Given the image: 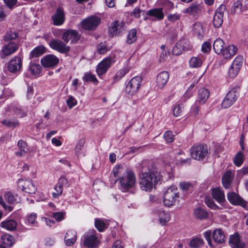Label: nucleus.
<instances>
[{"label": "nucleus", "instance_id": "f3484780", "mask_svg": "<svg viewBox=\"0 0 248 248\" xmlns=\"http://www.w3.org/2000/svg\"><path fill=\"white\" fill-rule=\"evenodd\" d=\"M53 24L55 26H61L65 21V15L63 9L61 8H58L51 16Z\"/></svg>", "mask_w": 248, "mask_h": 248}, {"label": "nucleus", "instance_id": "b1692460", "mask_svg": "<svg viewBox=\"0 0 248 248\" xmlns=\"http://www.w3.org/2000/svg\"><path fill=\"white\" fill-rule=\"evenodd\" d=\"M212 238L217 244H221L225 240V235L221 229H216L212 232Z\"/></svg>", "mask_w": 248, "mask_h": 248}, {"label": "nucleus", "instance_id": "c9c22d12", "mask_svg": "<svg viewBox=\"0 0 248 248\" xmlns=\"http://www.w3.org/2000/svg\"><path fill=\"white\" fill-rule=\"evenodd\" d=\"M248 8V6H247L245 7H243V1L239 0L234 2L233 6L232 7L231 12L233 14L239 13L244 12Z\"/></svg>", "mask_w": 248, "mask_h": 248}, {"label": "nucleus", "instance_id": "338daca9", "mask_svg": "<svg viewBox=\"0 0 248 248\" xmlns=\"http://www.w3.org/2000/svg\"><path fill=\"white\" fill-rule=\"evenodd\" d=\"M17 146L20 150L28 151L27 144L23 140H19L17 142Z\"/></svg>", "mask_w": 248, "mask_h": 248}, {"label": "nucleus", "instance_id": "13d9d810", "mask_svg": "<svg viewBox=\"0 0 248 248\" xmlns=\"http://www.w3.org/2000/svg\"><path fill=\"white\" fill-rule=\"evenodd\" d=\"M211 234L212 235V232L211 230H208L203 233V237L207 241L208 244L211 247H213V244L211 240Z\"/></svg>", "mask_w": 248, "mask_h": 248}, {"label": "nucleus", "instance_id": "864d4df0", "mask_svg": "<svg viewBox=\"0 0 248 248\" xmlns=\"http://www.w3.org/2000/svg\"><path fill=\"white\" fill-rule=\"evenodd\" d=\"M204 202L206 205L212 209H218V206L215 204L214 202L210 198L206 197L205 198Z\"/></svg>", "mask_w": 248, "mask_h": 248}, {"label": "nucleus", "instance_id": "cd10ccee", "mask_svg": "<svg viewBox=\"0 0 248 248\" xmlns=\"http://www.w3.org/2000/svg\"><path fill=\"white\" fill-rule=\"evenodd\" d=\"M156 6L162 10L167 11L173 9L174 4L170 0H157L156 2Z\"/></svg>", "mask_w": 248, "mask_h": 248}, {"label": "nucleus", "instance_id": "69168bd1", "mask_svg": "<svg viewBox=\"0 0 248 248\" xmlns=\"http://www.w3.org/2000/svg\"><path fill=\"white\" fill-rule=\"evenodd\" d=\"M164 137L167 142H171L173 140V135L171 131H166L164 134Z\"/></svg>", "mask_w": 248, "mask_h": 248}, {"label": "nucleus", "instance_id": "09e8293b", "mask_svg": "<svg viewBox=\"0 0 248 248\" xmlns=\"http://www.w3.org/2000/svg\"><path fill=\"white\" fill-rule=\"evenodd\" d=\"M2 124L9 128H15L19 125L17 120H4L2 121Z\"/></svg>", "mask_w": 248, "mask_h": 248}, {"label": "nucleus", "instance_id": "a211bd4d", "mask_svg": "<svg viewBox=\"0 0 248 248\" xmlns=\"http://www.w3.org/2000/svg\"><path fill=\"white\" fill-rule=\"evenodd\" d=\"M191 46L189 42L186 40L179 41L173 47L172 52L175 55H179L184 51L189 50Z\"/></svg>", "mask_w": 248, "mask_h": 248}, {"label": "nucleus", "instance_id": "0e129e2a", "mask_svg": "<svg viewBox=\"0 0 248 248\" xmlns=\"http://www.w3.org/2000/svg\"><path fill=\"white\" fill-rule=\"evenodd\" d=\"M37 217V214L35 213H31L30 214L27 218V221L29 224L31 225L35 224L36 223V219Z\"/></svg>", "mask_w": 248, "mask_h": 248}, {"label": "nucleus", "instance_id": "a19ab883", "mask_svg": "<svg viewBox=\"0 0 248 248\" xmlns=\"http://www.w3.org/2000/svg\"><path fill=\"white\" fill-rule=\"evenodd\" d=\"M1 240L3 244L9 247H12L15 243L14 238L9 234H3L1 236Z\"/></svg>", "mask_w": 248, "mask_h": 248}, {"label": "nucleus", "instance_id": "37998d69", "mask_svg": "<svg viewBox=\"0 0 248 248\" xmlns=\"http://www.w3.org/2000/svg\"><path fill=\"white\" fill-rule=\"evenodd\" d=\"M137 39V31L135 29L131 30L127 37L126 42L128 44H132Z\"/></svg>", "mask_w": 248, "mask_h": 248}, {"label": "nucleus", "instance_id": "bb28decb", "mask_svg": "<svg viewBox=\"0 0 248 248\" xmlns=\"http://www.w3.org/2000/svg\"><path fill=\"white\" fill-rule=\"evenodd\" d=\"M212 195L213 198L219 203H221L225 201L224 192L219 187L213 188L212 191Z\"/></svg>", "mask_w": 248, "mask_h": 248}, {"label": "nucleus", "instance_id": "9b49d317", "mask_svg": "<svg viewBox=\"0 0 248 248\" xmlns=\"http://www.w3.org/2000/svg\"><path fill=\"white\" fill-rule=\"evenodd\" d=\"M113 62L111 57H107L101 61L98 64L96 72L99 76L104 75L107 72L112 63Z\"/></svg>", "mask_w": 248, "mask_h": 248}, {"label": "nucleus", "instance_id": "9d476101", "mask_svg": "<svg viewBox=\"0 0 248 248\" xmlns=\"http://www.w3.org/2000/svg\"><path fill=\"white\" fill-rule=\"evenodd\" d=\"M238 96V93L235 89L230 91L222 102V107L226 108L231 107L236 101Z\"/></svg>", "mask_w": 248, "mask_h": 248}, {"label": "nucleus", "instance_id": "f8f14e48", "mask_svg": "<svg viewBox=\"0 0 248 248\" xmlns=\"http://www.w3.org/2000/svg\"><path fill=\"white\" fill-rule=\"evenodd\" d=\"M242 57H237L233 61L228 70L230 77L234 78L239 73L243 64Z\"/></svg>", "mask_w": 248, "mask_h": 248}, {"label": "nucleus", "instance_id": "8fccbe9b", "mask_svg": "<svg viewBox=\"0 0 248 248\" xmlns=\"http://www.w3.org/2000/svg\"><path fill=\"white\" fill-rule=\"evenodd\" d=\"M82 79L85 82L91 81L94 83H97L98 82V80L94 75H93L91 73H85L82 78Z\"/></svg>", "mask_w": 248, "mask_h": 248}, {"label": "nucleus", "instance_id": "5fc2aeb1", "mask_svg": "<svg viewBox=\"0 0 248 248\" xmlns=\"http://www.w3.org/2000/svg\"><path fill=\"white\" fill-rule=\"evenodd\" d=\"M95 226L99 232H103L105 228L106 224L103 220L96 219L95 220Z\"/></svg>", "mask_w": 248, "mask_h": 248}, {"label": "nucleus", "instance_id": "f704fd0d", "mask_svg": "<svg viewBox=\"0 0 248 248\" xmlns=\"http://www.w3.org/2000/svg\"><path fill=\"white\" fill-rule=\"evenodd\" d=\"M46 47L42 45L35 47L30 53V58H38L45 52Z\"/></svg>", "mask_w": 248, "mask_h": 248}, {"label": "nucleus", "instance_id": "4d7b16f0", "mask_svg": "<svg viewBox=\"0 0 248 248\" xmlns=\"http://www.w3.org/2000/svg\"><path fill=\"white\" fill-rule=\"evenodd\" d=\"M180 18L181 15L177 13L173 14H169L167 16L168 20L171 23H173L177 20H180Z\"/></svg>", "mask_w": 248, "mask_h": 248}, {"label": "nucleus", "instance_id": "6e6d98bb", "mask_svg": "<svg viewBox=\"0 0 248 248\" xmlns=\"http://www.w3.org/2000/svg\"><path fill=\"white\" fill-rule=\"evenodd\" d=\"M54 189L55 190V192L52 193V196L54 198L56 199L59 198L60 196L62 195L63 192V187L60 186L58 184H56V185L55 186Z\"/></svg>", "mask_w": 248, "mask_h": 248}, {"label": "nucleus", "instance_id": "423d86ee", "mask_svg": "<svg viewBox=\"0 0 248 248\" xmlns=\"http://www.w3.org/2000/svg\"><path fill=\"white\" fill-rule=\"evenodd\" d=\"M142 80V78L140 76H136L131 78L125 87V93L130 96L134 95L139 91Z\"/></svg>", "mask_w": 248, "mask_h": 248}, {"label": "nucleus", "instance_id": "5701e85b", "mask_svg": "<svg viewBox=\"0 0 248 248\" xmlns=\"http://www.w3.org/2000/svg\"><path fill=\"white\" fill-rule=\"evenodd\" d=\"M125 23L123 21H117L112 22L109 28V31L113 35H117L125 29Z\"/></svg>", "mask_w": 248, "mask_h": 248}, {"label": "nucleus", "instance_id": "f257e3e1", "mask_svg": "<svg viewBox=\"0 0 248 248\" xmlns=\"http://www.w3.org/2000/svg\"><path fill=\"white\" fill-rule=\"evenodd\" d=\"M159 179L157 172L150 170L148 171L142 172L139 174L140 188L145 191H150Z\"/></svg>", "mask_w": 248, "mask_h": 248}, {"label": "nucleus", "instance_id": "1a4fd4ad", "mask_svg": "<svg viewBox=\"0 0 248 248\" xmlns=\"http://www.w3.org/2000/svg\"><path fill=\"white\" fill-rule=\"evenodd\" d=\"M49 46L52 49L61 53H66L70 50V47L67 46L62 41L58 39H52L49 43Z\"/></svg>", "mask_w": 248, "mask_h": 248}, {"label": "nucleus", "instance_id": "bf43d9fd", "mask_svg": "<svg viewBox=\"0 0 248 248\" xmlns=\"http://www.w3.org/2000/svg\"><path fill=\"white\" fill-rule=\"evenodd\" d=\"M183 108V105L182 104H178L176 105L173 109V114L175 117L179 116L182 111V108Z\"/></svg>", "mask_w": 248, "mask_h": 248}, {"label": "nucleus", "instance_id": "4468645a", "mask_svg": "<svg viewBox=\"0 0 248 248\" xmlns=\"http://www.w3.org/2000/svg\"><path fill=\"white\" fill-rule=\"evenodd\" d=\"M226 9V6L221 4L217 9L213 18V25L216 28L220 27L223 21V14Z\"/></svg>", "mask_w": 248, "mask_h": 248}, {"label": "nucleus", "instance_id": "052dcab7", "mask_svg": "<svg viewBox=\"0 0 248 248\" xmlns=\"http://www.w3.org/2000/svg\"><path fill=\"white\" fill-rule=\"evenodd\" d=\"M58 185L63 187L64 186H69V183L68 180L63 176H61L58 180L57 183Z\"/></svg>", "mask_w": 248, "mask_h": 248}, {"label": "nucleus", "instance_id": "603ef678", "mask_svg": "<svg viewBox=\"0 0 248 248\" xmlns=\"http://www.w3.org/2000/svg\"><path fill=\"white\" fill-rule=\"evenodd\" d=\"M109 50V48L105 43H101L97 46V51L99 54H105Z\"/></svg>", "mask_w": 248, "mask_h": 248}, {"label": "nucleus", "instance_id": "774afa93", "mask_svg": "<svg viewBox=\"0 0 248 248\" xmlns=\"http://www.w3.org/2000/svg\"><path fill=\"white\" fill-rule=\"evenodd\" d=\"M144 11L140 10V8L136 7L131 13V16H133L136 18H139L140 17L141 14Z\"/></svg>", "mask_w": 248, "mask_h": 248}, {"label": "nucleus", "instance_id": "c85d7f7f", "mask_svg": "<svg viewBox=\"0 0 248 248\" xmlns=\"http://www.w3.org/2000/svg\"><path fill=\"white\" fill-rule=\"evenodd\" d=\"M233 178V174L231 171H226L222 178V185L225 188L230 187Z\"/></svg>", "mask_w": 248, "mask_h": 248}, {"label": "nucleus", "instance_id": "473e14b6", "mask_svg": "<svg viewBox=\"0 0 248 248\" xmlns=\"http://www.w3.org/2000/svg\"><path fill=\"white\" fill-rule=\"evenodd\" d=\"M157 215L158 217V220L162 225H165L170 220V215L163 210H160L158 211Z\"/></svg>", "mask_w": 248, "mask_h": 248}, {"label": "nucleus", "instance_id": "e2e57ef3", "mask_svg": "<svg viewBox=\"0 0 248 248\" xmlns=\"http://www.w3.org/2000/svg\"><path fill=\"white\" fill-rule=\"evenodd\" d=\"M65 213L64 212H55L52 214V217L58 221H60L63 219Z\"/></svg>", "mask_w": 248, "mask_h": 248}, {"label": "nucleus", "instance_id": "6e6552de", "mask_svg": "<svg viewBox=\"0 0 248 248\" xmlns=\"http://www.w3.org/2000/svg\"><path fill=\"white\" fill-rule=\"evenodd\" d=\"M18 187L21 190L29 194H33L37 190V187L31 180L20 179L18 181Z\"/></svg>", "mask_w": 248, "mask_h": 248}, {"label": "nucleus", "instance_id": "7c9ffc66", "mask_svg": "<svg viewBox=\"0 0 248 248\" xmlns=\"http://www.w3.org/2000/svg\"><path fill=\"white\" fill-rule=\"evenodd\" d=\"M229 243L232 248H244V245L240 242L239 235L237 233L231 235Z\"/></svg>", "mask_w": 248, "mask_h": 248}, {"label": "nucleus", "instance_id": "a18cd8bd", "mask_svg": "<svg viewBox=\"0 0 248 248\" xmlns=\"http://www.w3.org/2000/svg\"><path fill=\"white\" fill-rule=\"evenodd\" d=\"M130 69L128 67H124L122 69L119 70L116 73L114 79L116 81L120 80L123 78L127 73H128Z\"/></svg>", "mask_w": 248, "mask_h": 248}, {"label": "nucleus", "instance_id": "2f4dec72", "mask_svg": "<svg viewBox=\"0 0 248 248\" xmlns=\"http://www.w3.org/2000/svg\"><path fill=\"white\" fill-rule=\"evenodd\" d=\"M195 217L200 220L206 219L208 217V213L205 209L198 207L195 208L193 211Z\"/></svg>", "mask_w": 248, "mask_h": 248}, {"label": "nucleus", "instance_id": "393cba45", "mask_svg": "<svg viewBox=\"0 0 248 248\" xmlns=\"http://www.w3.org/2000/svg\"><path fill=\"white\" fill-rule=\"evenodd\" d=\"M237 50V48L234 45H230L222 51V55L224 59H230L233 56Z\"/></svg>", "mask_w": 248, "mask_h": 248}, {"label": "nucleus", "instance_id": "a878e982", "mask_svg": "<svg viewBox=\"0 0 248 248\" xmlns=\"http://www.w3.org/2000/svg\"><path fill=\"white\" fill-rule=\"evenodd\" d=\"M64 240L67 246L73 245L77 240L76 232L73 230L68 231L65 234Z\"/></svg>", "mask_w": 248, "mask_h": 248}, {"label": "nucleus", "instance_id": "680f3d73", "mask_svg": "<svg viewBox=\"0 0 248 248\" xmlns=\"http://www.w3.org/2000/svg\"><path fill=\"white\" fill-rule=\"evenodd\" d=\"M77 103V100L72 96H69L68 99L66 100V104L70 108L76 106Z\"/></svg>", "mask_w": 248, "mask_h": 248}, {"label": "nucleus", "instance_id": "49530a36", "mask_svg": "<svg viewBox=\"0 0 248 248\" xmlns=\"http://www.w3.org/2000/svg\"><path fill=\"white\" fill-rule=\"evenodd\" d=\"M18 37V33L15 31L11 30L7 31L4 37V40L5 41H9L12 40H15Z\"/></svg>", "mask_w": 248, "mask_h": 248}, {"label": "nucleus", "instance_id": "7ed1b4c3", "mask_svg": "<svg viewBox=\"0 0 248 248\" xmlns=\"http://www.w3.org/2000/svg\"><path fill=\"white\" fill-rule=\"evenodd\" d=\"M179 198L177 188L171 186L167 189L164 195L163 202L165 206L170 207L175 204Z\"/></svg>", "mask_w": 248, "mask_h": 248}, {"label": "nucleus", "instance_id": "c03bdc74", "mask_svg": "<svg viewBox=\"0 0 248 248\" xmlns=\"http://www.w3.org/2000/svg\"><path fill=\"white\" fill-rule=\"evenodd\" d=\"M203 243L204 242L202 238L196 237L190 241L189 245L193 248H199L202 246Z\"/></svg>", "mask_w": 248, "mask_h": 248}, {"label": "nucleus", "instance_id": "aec40b11", "mask_svg": "<svg viewBox=\"0 0 248 248\" xmlns=\"http://www.w3.org/2000/svg\"><path fill=\"white\" fill-rule=\"evenodd\" d=\"M169 77L170 75L167 71H162L159 73L156 78V86L158 88H163L167 83Z\"/></svg>", "mask_w": 248, "mask_h": 248}, {"label": "nucleus", "instance_id": "6ab92c4d", "mask_svg": "<svg viewBox=\"0 0 248 248\" xmlns=\"http://www.w3.org/2000/svg\"><path fill=\"white\" fill-rule=\"evenodd\" d=\"M18 49L17 45L12 42L4 46L1 50V57L4 58L5 56L10 55L17 51Z\"/></svg>", "mask_w": 248, "mask_h": 248}, {"label": "nucleus", "instance_id": "3c124183", "mask_svg": "<svg viewBox=\"0 0 248 248\" xmlns=\"http://www.w3.org/2000/svg\"><path fill=\"white\" fill-rule=\"evenodd\" d=\"M193 30L194 33L198 36H201L203 32L202 27L200 22H196L193 25Z\"/></svg>", "mask_w": 248, "mask_h": 248}, {"label": "nucleus", "instance_id": "4c0bfd02", "mask_svg": "<svg viewBox=\"0 0 248 248\" xmlns=\"http://www.w3.org/2000/svg\"><path fill=\"white\" fill-rule=\"evenodd\" d=\"M42 67L39 64L31 63L29 65V71L33 76H38L41 73Z\"/></svg>", "mask_w": 248, "mask_h": 248}, {"label": "nucleus", "instance_id": "f03ea898", "mask_svg": "<svg viewBox=\"0 0 248 248\" xmlns=\"http://www.w3.org/2000/svg\"><path fill=\"white\" fill-rule=\"evenodd\" d=\"M120 188L123 192H126L132 188L136 183V178L134 173L130 170H127L124 174L119 178Z\"/></svg>", "mask_w": 248, "mask_h": 248}, {"label": "nucleus", "instance_id": "ddd939ff", "mask_svg": "<svg viewBox=\"0 0 248 248\" xmlns=\"http://www.w3.org/2000/svg\"><path fill=\"white\" fill-rule=\"evenodd\" d=\"M59 62V58L53 54L47 55L41 60L42 65L45 68H54L58 65Z\"/></svg>", "mask_w": 248, "mask_h": 248}, {"label": "nucleus", "instance_id": "0eeeda50", "mask_svg": "<svg viewBox=\"0 0 248 248\" xmlns=\"http://www.w3.org/2000/svg\"><path fill=\"white\" fill-rule=\"evenodd\" d=\"M99 235H100L97 234L94 230L89 232L85 237L84 242V246L91 248L97 247L100 244Z\"/></svg>", "mask_w": 248, "mask_h": 248}, {"label": "nucleus", "instance_id": "79ce46f5", "mask_svg": "<svg viewBox=\"0 0 248 248\" xmlns=\"http://www.w3.org/2000/svg\"><path fill=\"white\" fill-rule=\"evenodd\" d=\"M244 161V155L241 152H238L233 158V163L237 167H240Z\"/></svg>", "mask_w": 248, "mask_h": 248}, {"label": "nucleus", "instance_id": "ea45409f", "mask_svg": "<svg viewBox=\"0 0 248 248\" xmlns=\"http://www.w3.org/2000/svg\"><path fill=\"white\" fill-rule=\"evenodd\" d=\"M224 43L221 39H216L213 44V49L215 52L217 54L222 52L224 48Z\"/></svg>", "mask_w": 248, "mask_h": 248}, {"label": "nucleus", "instance_id": "4be33fe9", "mask_svg": "<svg viewBox=\"0 0 248 248\" xmlns=\"http://www.w3.org/2000/svg\"><path fill=\"white\" fill-rule=\"evenodd\" d=\"M227 197L229 201L233 205H239L243 207L246 205V202L237 194L234 192L228 194Z\"/></svg>", "mask_w": 248, "mask_h": 248}, {"label": "nucleus", "instance_id": "412c9836", "mask_svg": "<svg viewBox=\"0 0 248 248\" xmlns=\"http://www.w3.org/2000/svg\"><path fill=\"white\" fill-rule=\"evenodd\" d=\"M21 66V59L18 57H15L9 62L8 69L10 72L15 73L20 70Z\"/></svg>", "mask_w": 248, "mask_h": 248}, {"label": "nucleus", "instance_id": "58836bf2", "mask_svg": "<svg viewBox=\"0 0 248 248\" xmlns=\"http://www.w3.org/2000/svg\"><path fill=\"white\" fill-rule=\"evenodd\" d=\"M203 63L202 59L199 57H192L189 61V64L191 68H199Z\"/></svg>", "mask_w": 248, "mask_h": 248}, {"label": "nucleus", "instance_id": "c756f323", "mask_svg": "<svg viewBox=\"0 0 248 248\" xmlns=\"http://www.w3.org/2000/svg\"><path fill=\"white\" fill-rule=\"evenodd\" d=\"M209 95V92L204 88H202L199 90L198 97L196 102L200 104H203L207 100Z\"/></svg>", "mask_w": 248, "mask_h": 248}, {"label": "nucleus", "instance_id": "dca6fc26", "mask_svg": "<svg viewBox=\"0 0 248 248\" xmlns=\"http://www.w3.org/2000/svg\"><path fill=\"white\" fill-rule=\"evenodd\" d=\"M203 5L202 3L193 2L183 11L184 14H187L190 16H196L202 11Z\"/></svg>", "mask_w": 248, "mask_h": 248}, {"label": "nucleus", "instance_id": "39448f33", "mask_svg": "<svg viewBox=\"0 0 248 248\" xmlns=\"http://www.w3.org/2000/svg\"><path fill=\"white\" fill-rule=\"evenodd\" d=\"M101 23V18L96 16H92L82 20L80 23L81 27L87 31H94Z\"/></svg>", "mask_w": 248, "mask_h": 248}, {"label": "nucleus", "instance_id": "de8ad7c7", "mask_svg": "<svg viewBox=\"0 0 248 248\" xmlns=\"http://www.w3.org/2000/svg\"><path fill=\"white\" fill-rule=\"evenodd\" d=\"M4 198L9 203H15L17 201V199L18 196L17 195H14L12 193L8 192L4 194Z\"/></svg>", "mask_w": 248, "mask_h": 248}, {"label": "nucleus", "instance_id": "72a5a7b5", "mask_svg": "<svg viewBox=\"0 0 248 248\" xmlns=\"http://www.w3.org/2000/svg\"><path fill=\"white\" fill-rule=\"evenodd\" d=\"M0 226L9 231L15 230L17 226L16 222L13 219H9L1 222Z\"/></svg>", "mask_w": 248, "mask_h": 248}, {"label": "nucleus", "instance_id": "e433bc0d", "mask_svg": "<svg viewBox=\"0 0 248 248\" xmlns=\"http://www.w3.org/2000/svg\"><path fill=\"white\" fill-rule=\"evenodd\" d=\"M147 14L151 16L156 17L158 20H162L164 17V13L162 9L154 8L148 11Z\"/></svg>", "mask_w": 248, "mask_h": 248}, {"label": "nucleus", "instance_id": "2eb2a0df", "mask_svg": "<svg viewBox=\"0 0 248 248\" xmlns=\"http://www.w3.org/2000/svg\"><path fill=\"white\" fill-rule=\"evenodd\" d=\"M80 34L77 31L74 30H68L62 33V39L65 43L71 41L72 43H75L79 40Z\"/></svg>", "mask_w": 248, "mask_h": 248}, {"label": "nucleus", "instance_id": "20e7f679", "mask_svg": "<svg viewBox=\"0 0 248 248\" xmlns=\"http://www.w3.org/2000/svg\"><path fill=\"white\" fill-rule=\"evenodd\" d=\"M208 153V147L204 144L195 145L190 149V155L195 160H201L204 159Z\"/></svg>", "mask_w": 248, "mask_h": 248}]
</instances>
